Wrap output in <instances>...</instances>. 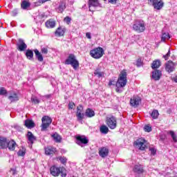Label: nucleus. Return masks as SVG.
Here are the masks:
<instances>
[{"label": "nucleus", "instance_id": "f257e3e1", "mask_svg": "<svg viewBox=\"0 0 177 177\" xmlns=\"http://www.w3.org/2000/svg\"><path fill=\"white\" fill-rule=\"evenodd\" d=\"M66 171V168L63 167H56L53 165L50 168V174L55 177H57L59 175H61L62 177H66L67 176Z\"/></svg>", "mask_w": 177, "mask_h": 177}, {"label": "nucleus", "instance_id": "f03ea898", "mask_svg": "<svg viewBox=\"0 0 177 177\" xmlns=\"http://www.w3.org/2000/svg\"><path fill=\"white\" fill-rule=\"evenodd\" d=\"M128 74L127 73V70L123 69L118 78V81L116 82V86H120V88H124L127 85V82H128V79H127V76Z\"/></svg>", "mask_w": 177, "mask_h": 177}, {"label": "nucleus", "instance_id": "7ed1b4c3", "mask_svg": "<svg viewBox=\"0 0 177 177\" xmlns=\"http://www.w3.org/2000/svg\"><path fill=\"white\" fill-rule=\"evenodd\" d=\"M65 64H71L74 70H77L80 67V62L77 60L74 54H70L68 58L65 60Z\"/></svg>", "mask_w": 177, "mask_h": 177}, {"label": "nucleus", "instance_id": "20e7f679", "mask_svg": "<svg viewBox=\"0 0 177 177\" xmlns=\"http://www.w3.org/2000/svg\"><path fill=\"white\" fill-rule=\"evenodd\" d=\"M104 55V50L102 47L95 48L90 51V56L93 57V59H100L103 57Z\"/></svg>", "mask_w": 177, "mask_h": 177}, {"label": "nucleus", "instance_id": "39448f33", "mask_svg": "<svg viewBox=\"0 0 177 177\" xmlns=\"http://www.w3.org/2000/svg\"><path fill=\"white\" fill-rule=\"evenodd\" d=\"M134 146H136L139 150H146L147 149V140L143 138H138L134 142Z\"/></svg>", "mask_w": 177, "mask_h": 177}, {"label": "nucleus", "instance_id": "423d86ee", "mask_svg": "<svg viewBox=\"0 0 177 177\" xmlns=\"http://www.w3.org/2000/svg\"><path fill=\"white\" fill-rule=\"evenodd\" d=\"M148 1L151 3L156 10H161L164 8V1L162 0H148Z\"/></svg>", "mask_w": 177, "mask_h": 177}, {"label": "nucleus", "instance_id": "0eeeda50", "mask_svg": "<svg viewBox=\"0 0 177 177\" xmlns=\"http://www.w3.org/2000/svg\"><path fill=\"white\" fill-rule=\"evenodd\" d=\"M41 131H46V129L49 128L50 124H52V118L49 116H44L41 118Z\"/></svg>", "mask_w": 177, "mask_h": 177}, {"label": "nucleus", "instance_id": "6e6552de", "mask_svg": "<svg viewBox=\"0 0 177 177\" xmlns=\"http://www.w3.org/2000/svg\"><path fill=\"white\" fill-rule=\"evenodd\" d=\"M106 124L110 129H115L117 128V118L114 116L107 118L106 120Z\"/></svg>", "mask_w": 177, "mask_h": 177}, {"label": "nucleus", "instance_id": "1a4fd4ad", "mask_svg": "<svg viewBox=\"0 0 177 177\" xmlns=\"http://www.w3.org/2000/svg\"><path fill=\"white\" fill-rule=\"evenodd\" d=\"M133 30L136 31V32H145L146 30V26H145V23L143 22H138V24H135L133 25Z\"/></svg>", "mask_w": 177, "mask_h": 177}, {"label": "nucleus", "instance_id": "9d476101", "mask_svg": "<svg viewBox=\"0 0 177 177\" xmlns=\"http://www.w3.org/2000/svg\"><path fill=\"white\" fill-rule=\"evenodd\" d=\"M142 102V98L138 95H133L130 99V105L132 107H138L139 104H140V102Z\"/></svg>", "mask_w": 177, "mask_h": 177}, {"label": "nucleus", "instance_id": "9b49d317", "mask_svg": "<svg viewBox=\"0 0 177 177\" xmlns=\"http://www.w3.org/2000/svg\"><path fill=\"white\" fill-rule=\"evenodd\" d=\"M165 71L169 73H174L175 71V63L171 60L167 61L165 64Z\"/></svg>", "mask_w": 177, "mask_h": 177}, {"label": "nucleus", "instance_id": "f8f14e48", "mask_svg": "<svg viewBox=\"0 0 177 177\" xmlns=\"http://www.w3.org/2000/svg\"><path fill=\"white\" fill-rule=\"evenodd\" d=\"M100 6L99 0H88V9L90 12H95L92 8H97Z\"/></svg>", "mask_w": 177, "mask_h": 177}, {"label": "nucleus", "instance_id": "ddd939ff", "mask_svg": "<svg viewBox=\"0 0 177 177\" xmlns=\"http://www.w3.org/2000/svg\"><path fill=\"white\" fill-rule=\"evenodd\" d=\"M17 50L20 52H23L27 49V44L24 42V40L19 39L18 43L17 44Z\"/></svg>", "mask_w": 177, "mask_h": 177}, {"label": "nucleus", "instance_id": "4468645a", "mask_svg": "<svg viewBox=\"0 0 177 177\" xmlns=\"http://www.w3.org/2000/svg\"><path fill=\"white\" fill-rule=\"evenodd\" d=\"M151 77L154 81H160L161 77H162V73L161 71L156 69L152 71Z\"/></svg>", "mask_w": 177, "mask_h": 177}, {"label": "nucleus", "instance_id": "2eb2a0df", "mask_svg": "<svg viewBox=\"0 0 177 177\" xmlns=\"http://www.w3.org/2000/svg\"><path fill=\"white\" fill-rule=\"evenodd\" d=\"M66 29L64 27L59 26L55 31V37H64V34L66 33Z\"/></svg>", "mask_w": 177, "mask_h": 177}, {"label": "nucleus", "instance_id": "dca6fc26", "mask_svg": "<svg viewBox=\"0 0 177 177\" xmlns=\"http://www.w3.org/2000/svg\"><path fill=\"white\" fill-rule=\"evenodd\" d=\"M26 137L28 138V143H30L31 146L34 145V142L37 141V137H35V136H34L31 131H28Z\"/></svg>", "mask_w": 177, "mask_h": 177}, {"label": "nucleus", "instance_id": "f3484780", "mask_svg": "<svg viewBox=\"0 0 177 177\" xmlns=\"http://www.w3.org/2000/svg\"><path fill=\"white\" fill-rule=\"evenodd\" d=\"M9 140H8L7 138L5 137H0V149H8V142Z\"/></svg>", "mask_w": 177, "mask_h": 177}, {"label": "nucleus", "instance_id": "a211bd4d", "mask_svg": "<svg viewBox=\"0 0 177 177\" xmlns=\"http://www.w3.org/2000/svg\"><path fill=\"white\" fill-rule=\"evenodd\" d=\"M99 155L102 158H104L109 156V149L107 147H103L99 149Z\"/></svg>", "mask_w": 177, "mask_h": 177}, {"label": "nucleus", "instance_id": "6ab92c4d", "mask_svg": "<svg viewBox=\"0 0 177 177\" xmlns=\"http://www.w3.org/2000/svg\"><path fill=\"white\" fill-rule=\"evenodd\" d=\"M76 140L82 143V145H88V143H89V140L84 136H76Z\"/></svg>", "mask_w": 177, "mask_h": 177}, {"label": "nucleus", "instance_id": "aec40b11", "mask_svg": "<svg viewBox=\"0 0 177 177\" xmlns=\"http://www.w3.org/2000/svg\"><path fill=\"white\" fill-rule=\"evenodd\" d=\"M66 5V0L60 1L59 5L57 8L58 13H63L64 10H66V8H67Z\"/></svg>", "mask_w": 177, "mask_h": 177}, {"label": "nucleus", "instance_id": "412c9836", "mask_svg": "<svg viewBox=\"0 0 177 177\" xmlns=\"http://www.w3.org/2000/svg\"><path fill=\"white\" fill-rule=\"evenodd\" d=\"M44 150L46 156H53L56 153V148L53 147H47Z\"/></svg>", "mask_w": 177, "mask_h": 177}, {"label": "nucleus", "instance_id": "4be33fe9", "mask_svg": "<svg viewBox=\"0 0 177 177\" xmlns=\"http://www.w3.org/2000/svg\"><path fill=\"white\" fill-rule=\"evenodd\" d=\"M45 26L46 28H55L56 27V21L50 19L45 22Z\"/></svg>", "mask_w": 177, "mask_h": 177}, {"label": "nucleus", "instance_id": "5701e85b", "mask_svg": "<svg viewBox=\"0 0 177 177\" xmlns=\"http://www.w3.org/2000/svg\"><path fill=\"white\" fill-rule=\"evenodd\" d=\"M16 142L15 140H11L10 141L8 140L7 142V149L10 150V151H15V149H16Z\"/></svg>", "mask_w": 177, "mask_h": 177}, {"label": "nucleus", "instance_id": "b1692460", "mask_svg": "<svg viewBox=\"0 0 177 177\" xmlns=\"http://www.w3.org/2000/svg\"><path fill=\"white\" fill-rule=\"evenodd\" d=\"M24 125L28 129H31L35 127V123L32 120L27 119L25 120Z\"/></svg>", "mask_w": 177, "mask_h": 177}, {"label": "nucleus", "instance_id": "393cba45", "mask_svg": "<svg viewBox=\"0 0 177 177\" xmlns=\"http://www.w3.org/2000/svg\"><path fill=\"white\" fill-rule=\"evenodd\" d=\"M151 67L153 70L160 68V67H161V61L160 59H155L154 61H153Z\"/></svg>", "mask_w": 177, "mask_h": 177}, {"label": "nucleus", "instance_id": "a878e982", "mask_svg": "<svg viewBox=\"0 0 177 177\" xmlns=\"http://www.w3.org/2000/svg\"><path fill=\"white\" fill-rule=\"evenodd\" d=\"M133 171L136 174H143V172H145V170L143 169V167L142 165H136L134 166Z\"/></svg>", "mask_w": 177, "mask_h": 177}, {"label": "nucleus", "instance_id": "bb28decb", "mask_svg": "<svg viewBox=\"0 0 177 177\" xmlns=\"http://www.w3.org/2000/svg\"><path fill=\"white\" fill-rule=\"evenodd\" d=\"M85 115L87 116L88 118H92V117H95V111L91 108H88L86 110Z\"/></svg>", "mask_w": 177, "mask_h": 177}, {"label": "nucleus", "instance_id": "cd10ccee", "mask_svg": "<svg viewBox=\"0 0 177 177\" xmlns=\"http://www.w3.org/2000/svg\"><path fill=\"white\" fill-rule=\"evenodd\" d=\"M31 6V3L26 0H24L21 3V8L24 10H26V9H28Z\"/></svg>", "mask_w": 177, "mask_h": 177}, {"label": "nucleus", "instance_id": "c85d7f7f", "mask_svg": "<svg viewBox=\"0 0 177 177\" xmlns=\"http://www.w3.org/2000/svg\"><path fill=\"white\" fill-rule=\"evenodd\" d=\"M51 138L54 139L56 143H61L62 142V136H59V133H55L54 134L51 135Z\"/></svg>", "mask_w": 177, "mask_h": 177}, {"label": "nucleus", "instance_id": "c756f323", "mask_svg": "<svg viewBox=\"0 0 177 177\" xmlns=\"http://www.w3.org/2000/svg\"><path fill=\"white\" fill-rule=\"evenodd\" d=\"M34 52L38 62H44V57L42 56V54L39 53V50H38V49H35Z\"/></svg>", "mask_w": 177, "mask_h": 177}, {"label": "nucleus", "instance_id": "7c9ffc66", "mask_svg": "<svg viewBox=\"0 0 177 177\" xmlns=\"http://www.w3.org/2000/svg\"><path fill=\"white\" fill-rule=\"evenodd\" d=\"M8 100H10V102H17V100H19V95H17L16 93H11L8 96Z\"/></svg>", "mask_w": 177, "mask_h": 177}, {"label": "nucleus", "instance_id": "2f4dec72", "mask_svg": "<svg viewBox=\"0 0 177 177\" xmlns=\"http://www.w3.org/2000/svg\"><path fill=\"white\" fill-rule=\"evenodd\" d=\"M26 56L28 60H31L34 57V52L32 50L28 49L26 50Z\"/></svg>", "mask_w": 177, "mask_h": 177}, {"label": "nucleus", "instance_id": "473e14b6", "mask_svg": "<svg viewBox=\"0 0 177 177\" xmlns=\"http://www.w3.org/2000/svg\"><path fill=\"white\" fill-rule=\"evenodd\" d=\"M57 161H60L63 165H66L67 164V158L66 156H58L56 158Z\"/></svg>", "mask_w": 177, "mask_h": 177}, {"label": "nucleus", "instance_id": "72a5a7b5", "mask_svg": "<svg viewBox=\"0 0 177 177\" xmlns=\"http://www.w3.org/2000/svg\"><path fill=\"white\" fill-rule=\"evenodd\" d=\"M100 132L101 133H104V135H106V133H109V127L103 124L100 127Z\"/></svg>", "mask_w": 177, "mask_h": 177}, {"label": "nucleus", "instance_id": "f704fd0d", "mask_svg": "<svg viewBox=\"0 0 177 177\" xmlns=\"http://www.w3.org/2000/svg\"><path fill=\"white\" fill-rule=\"evenodd\" d=\"M94 75H96L98 78H101L102 77H104V72H102L100 69H96L94 71Z\"/></svg>", "mask_w": 177, "mask_h": 177}, {"label": "nucleus", "instance_id": "c9c22d12", "mask_svg": "<svg viewBox=\"0 0 177 177\" xmlns=\"http://www.w3.org/2000/svg\"><path fill=\"white\" fill-rule=\"evenodd\" d=\"M158 115H160V113H158V110L157 109L153 110L152 113H151V117L153 120H157V118H158Z\"/></svg>", "mask_w": 177, "mask_h": 177}, {"label": "nucleus", "instance_id": "e433bc0d", "mask_svg": "<svg viewBox=\"0 0 177 177\" xmlns=\"http://www.w3.org/2000/svg\"><path fill=\"white\" fill-rule=\"evenodd\" d=\"M26 153H27V150L26 149V148L22 147L19 150L18 156H19L20 157H24V156H26Z\"/></svg>", "mask_w": 177, "mask_h": 177}, {"label": "nucleus", "instance_id": "4c0bfd02", "mask_svg": "<svg viewBox=\"0 0 177 177\" xmlns=\"http://www.w3.org/2000/svg\"><path fill=\"white\" fill-rule=\"evenodd\" d=\"M171 38V36L169 35V32H164L162 35L161 39L163 41H165V39H169Z\"/></svg>", "mask_w": 177, "mask_h": 177}, {"label": "nucleus", "instance_id": "58836bf2", "mask_svg": "<svg viewBox=\"0 0 177 177\" xmlns=\"http://www.w3.org/2000/svg\"><path fill=\"white\" fill-rule=\"evenodd\" d=\"M84 113H76V117L78 120V121H82L84 120Z\"/></svg>", "mask_w": 177, "mask_h": 177}, {"label": "nucleus", "instance_id": "ea45409f", "mask_svg": "<svg viewBox=\"0 0 177 177\" xmlns=\"http://www.w3.org/2000/svg\"><path fill=\"white\" fill-rule=\"evenodd\" d=\"M169 134L171 135L172 139H173V141L176 143L177 142V136H176V134H175V132H174L173 131H169Z\"/></svg>", "mask_w": 177, "mask_h": 177}, {"label": "nucleus", "instance_id": "a19ab883", "mask_svg": "<svg viewBox=\"0 0 177 177\" xmlns=\"http://www.w3.org/2000/svg\"><path fill=\"white\" fill-rule=\"evenodd\" d=\"M136 66H137V67H141V66H143V62H142V58H138L136 60Z\"/></svg>", "mask_w": 177, "mask_h": 177}, {"label": "nucleus", "instance_id": "79ce46f5", "mask_svg": "<svg viewBox=\"0 0 177 177\" xmlns=\"http://www.w3.org/2000/svg\"><path fill=\"white\" fill-rule=\"evenodd\" d=\"M83 112H84V107L82 106V105H79L78 106H77L76 114H78L79 113H83Z\"/></svg>", "mask_w": 177, "mask_h": 177}, {"label": "nucleus", "instance_id": "37998d69", "mask_svg": "<svg viewBox=\"0 0 177 177\" xmlns=\"http://www.w3.org/2000/svg\"><path fill=\"white\" fill-rule=\"evenodd\" d=\"M145 132H151V127L149 124H147L144 127Z\"/></svg>", "mask_w": 177, "mask_h": 177}, {"label": "nucleus", "instance_id": "c03bdc74", "mask_svg": "<svg viewBox=\"0 0 177 177\" xmlns=\"http://www.w3.org/2000/svg\"><path fill=\"white\" fill-rule=\"evenodd\" d=\"M8 93V91L4 87L0 88V95H6Z\"/></svg>", "mask_w": 177, "mask_h": 177}, {"label": "nucleus", "instance_id": "a18cd8bd", "mask_svg": "<svg viewBox=\"0 0 177 177\" xmlns=\"http://www.w3.org/2000/svg\"><path fill=\"white\" fill-rule=\"evenodd\" d=\"M169 56H171V50L169 49L167 53L163 55V59H165V60H168V59H169Z\"/></svg>", "mask_w": 177, "mask_h": 177}, {"label": "nucleus", "instance_id": "49530a36", "mask_svg": "<svg viewBox=\"0 0 177 177\" xmlns=\"http://www.w3.org/2000/svg\"><path fill=\"white\" fill-rule=\"evenodd\" d=\"M74 107H75V103H74L73 102H71L68 103L69 110H73V109H74Z\"/></svg>", "mask_w": 177, "mask_h": 177}, {"label": "nucleus", "instance_id": "de8ad7c7", "mask_svg": "<svg viewBox=\"0 0 177 177\" xmlns=\"http://www.w3.org/2000/svg\"><path fill=\"white\" fill-rule=\"evenodd\" d=\"M149 151H151V156H156L157 154V150L154 148H149Z\"/></svg>", "mask_w": 177, "mask_h": 177}, {"label": "nucleus", "instance_id": "09e8293b", "mask_svg": "<svg viewBox=\"0 0 177 177\" xmlns=\"http://www.w3.org/2000/svg\"><path fill=\"white\" fill-rule=\"evenodd\" d=\"M64 20L66 21V24H70V23H71V18L70 17H66Z\"/></svg>", "mask_w": 177, "mask_h": 177}, {"label": "nucleus", "instance_id": "8fccbe9b", "mask_svg": "<svg viewBox=\"0 0 177 177\" xmlns=\"http://www.w3.org/2000/svg\"><path fill=\"white\" fill-rule=\"evenodd\" d=\"M121 88H122V87H121L120 86H116L115 92H117V93H122L123 90L121 89Z\"/></svg>", "mask_w": 177, "mask_h": 177}, {"label": "nucleus", "instance_id": "3c124183", "mask_svg": "<svg viewBox=\"0 0 177 177\" xmlns=\"http://www.w3.org/2000/svg\"><path fill=\"white\" fill-rule=\"evenodd\" d=\"M117 82H115V80H109V82L108 84L109 86H111L112 85H116Z\"/></svg>", "mask_w": 177, "mask_h": 177}, {"label": "nucleus", "instance_id": "603ef678", "mask_svg": "<svg viewBox=\"0 0 177 177\" xmlns=\"http://www.w3.org/2000/svg\"><path fill=\"white\" fill-rule=\"evenodd\" d=\"M31 101L32 102V103H34L35 104H39V100L37 99V98H31Z\"/></svg>", "mask_w": 177, "mask_h": 177}, {"label": "nucleus", "instance_id": "864d4df0", "mask_svg": "<svg viewBox=\"0 0 177 177\" xmlns=\"http://www.w3.org/2000/svg\"><path fill=\"white\" fill-rule=\"evenodd\" d=\"M41 52L43 53V55H48V48H42Z\"/></svg>", "mask_w": 177, "mask_h": 177}, {"label": "nucleus", "instance_id": "5fc2aeb1", "mask_svg": "<svg viewBox=\"0 0 177 177\" xmlns=\"http://www.w3.org/2000/svg\"><path fill=\"white\" fill-rule=\"evenodd\" d=\"M18 13H19V12L17 11V9H15V10H14L12 11V16H14V17L17 16V14H18Z\"/></svg>", "mask_w": 177, "mask_h": 177}, {"label": "nucleus", "instance_id": "6e6d98bb", "mask_svg": "<svg viewBox=\"0 0 177 177\" xmlns=\"http://www.w3.org/2000/svg\"><path fill=\"white\" fill-rule=\"evenodd\" d=\"M109 3H111L112 5H115L117 2H118V0H108Z\"/></svg>", "mask_w": 177, "mask_h": 177}, {"label": "nucleus", "instance_id": "4d7b16f0", "mask_svg": "<svg viewBox=\"0 0 177 177\" xmlns=\"http://www.w3.org/2000/svg\"><path fill=\"white\" fill-rule=\"evenodd\" d=\"M86 37L88 38V39H92V36H91V32H86Z\"/></svg>", "mask_w": 177, "mask_h": 177}, {"label": "nucleus", "instance_id": "13d9d810", "mask_svg": "<svg viewBox=\"0 0 177 177\" xmlns=\"http://www.w3.org/2000/svg\"><path fill=\"white\" fill-rule=\"evenodd\" d=\"M48 1L50 0H39V3H45V2H48Z\"/></svg>", "mask_w": 177, "mask_h": 177}, {"label": "nucleus", "instance_id": "bf43d9fd", "mask_svg": "<svg viewBox=\"0 0 177 177\" xmlns=\"http://www.w3.org/2000/svg\"><path fill=\"white\" fill-rule=\"evenodd\" d=\"M44 97H46V99H50V97H52V95L50 94L46 95H44Z\"/></svg>", "mask_w": 177, "mask_h": 177}, {"label": "nucleus", "instance_id": "052dcab7", "mask_svg": "<svg viewBox=\"0 0 177 177\" xmlns=\"http://www.w3.org/2000/svg\"><path fill=\"white\" fill-rule=\"evenodd\" d=\"M173 81H174V82L177 83V76L173 77Z\"/></svg>", "mask_w": 177, "mask_h": 177}]
</instances>
